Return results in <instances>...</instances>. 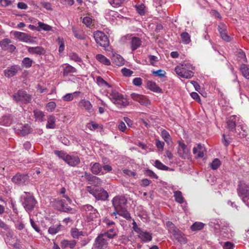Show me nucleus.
<instances>
[{
    "label": "nucleus",
    "instance_id": "nucleus-1",
    "mask_svg": "<svg viewBox=\"0 0 249 249\" xmlns=\"http://www.w3.org/2000/svg\"><path fill=\"white\" fill-rule=\"evenodd\" d=\"M80 209L88 222H95L96 224H100V215L96 209L90 204L82 205Z\"/></svg>",
    "mask_w": 249,
    "mask_h": 249
},
{
    "label": "nucleus",
    "instance_id": "nucleus-2",
    "mask_svg": "<svg viewBox=\"0 0 249 249\" xmlns=\"http://www.w3.org/2000/svg\"><path fill=\"white\" fill-rule=\"evenodd\" d=\"M112 203L114 210H121L122 216L126 219L130 218V214L127 210V199L123 196H117L113 198Z\"/></svg>",
    "mask_w": 249,
    "mask_h": 249
},
{
    "label": "nucleus",
    "instance_id": "nucleus-3",
    "mask_svg": "<svg viewBox=\"0 0 249 249\" xmlns=\"http://www.w3.org/2000/svg\"><path fill=\"white\" fill-rule=\"evenodd\" d=\"M108 94L109 98L117 107L122 108L128 105L129 103L127 99L115 90L112 89L110 92H108Z\"/></svg>",
    "mask_w": 249,
    "mask_h": 249
},
{
    "label": "nucleus",
    "instance_id": "nucleus-4",
    "mask_svg": "<svg viewBox=\"0 0 249 249\" xmlns=\"http://www.w3.org/2000/svg\"><path fill=\"white\" fill-rule=\"evenodd\" d=\"M24 194L21 196L22 204L26 211L31 212L34 210L37 201L29 193L24 192Z\"/></svg>",
    "mask_w": 249,
    "mask_h": 249
},
{
    "label": "nucleus",
    "instance_id": "nucleus-5",
    "mask_svg": "<svg viewBox=\"0 0 249 249\" xmlns=\"http://www.w3.org/2000/svg\"><path fill=\"white\" fill-rule=\"evenodd\" d=\"M88 191L97 200L105 201L109 196L108 193L103 188L89 186Z\"/></svg>",
    "mask_w": 249,
    "mask_h": 249
},
{
    "label": "nucleus",
    "instance_id": "nucleus-6",
    "mask_svg": "<svg viewBox=\"0 0 249 249\" xmlns=\"http://www.w3.org/2000/svg\"><path fill=\"white\" fill-rule=\"evenodd\" d=\"M12 98L16 102L25 104L31 103L32 99V96L22 89L15 92Z\"/></svg>",
    "mask_w": 249,
    "mask_h": 249
},
{
    "label": "nucleus",
    "instance_id": "nucleus-7",
    "mask_svg": "<svg viewBox=\"0 0 249 249\" xmlns=\"http://www.w3.org/2000/svg\"><path fill=\"white\" fill-rule=\"evenodd\" d=\"M110 239L103 233L99 234L95 239L93 246L95 249H106Z\"/></svg>",
    "mask_w": 249,
    "mask_h": 249
},
{
    "label": "nucleus",
    "instance_id": "nucleus-8",
    "mask_svg": "<svg viewBox=\"0 0 249 249\" xmlns=\"http://www.w3.org/2000/svg\"><path fill=\"white\" fill-rule=\"evenodd\" d=\"M94 37L96 42L100 46L105 48L108 46V38L104 32L99 31L94 32Z\"/></svg>",
    "mask_w": 249,
    "mask_h": 249
},
{
    "label": "nucleus",
    "instance_id": "nucleus-9",
    "mask_svg": "<svg viewBox=\"0 0 249 249\" xmlns=\"http://www.w3.org/2000/svg\"><path fill=\"white\" fill-rule=\"evenodd\" d=\"M52 205L57 210L68 212L71 208L65 204V201L59 198H53L51 202Z\"/></svg>",
    "mask_w": 249,
    "mask_h": 249
},
{
    "label": "nucleus",
    "instance_id": "nucleus-10",
    "mask_svg": "<svg viewBox=\"0 0 249 249\" xmlns=\"http://www.w3.org/2000/svg\"><path fill=\"white\" fill-rule=\"evenodd\" d=\"M19 121L17 115L7 114L3 115L0 119V124L6 126H8L13 124H15Z\"/></svg>",
    "mask_w": 249,
    "mask_h": 249
},
{
    "label": "nucleus",
    "instance_id": "nucleus-11",
    "mask_svg": "<svg viewBox=\"0 0 249 249\" xmlns=\"http://www.w3.org/2000/svg\"><path fill=\"white\" fill-rule=\"evenodd\" d=\"M176 73L179 76L190 79L194 76V72L191 70H189L181 65L177 66L175 69Z\"/></svg>",
    "mask_w": 249,
    "mask_h": 249
},
{
    "label": "nucleus",
    "instance_id": "nucleus-12",
    "mask_svg": "<svg viewBox=\"0 0 249 249\" xmlns=\"http://www.w3.org/2000/svg\"><path fill=\"white\" fill-rule=\"evenodd\" d=\"M13 182L19 185L27 184L29 182V177L26 174H17L12 178Z\"/></svg>",
    "mask_w": 249,
    "mask_h": 249
},
{
    "label": "nucleus",
    "instance_id": "nucleus-13",
    "mask_svg": "<svg viewBox=\"0 0 249 249\" xmlns=\"http://www.w3.org/2000/svg\"><path fill=\"white\" fill-rule=\"evenodd\" d=\"M14 129L18 134L24 136L30 133L31 128L28 124H18Z\"/></svg>",
    "mask_w": 249,
    "mask_h": 249
},
{
    "label": "nucleus",
    "instance_id": "nucleus-14",
    "mask_svg": "<svg viewBox=\"0 0 249 249\" xmlns=\"http://www.w3.org/2000/svg\"><path fill=\"white\" fill-rule=\"evenodd\" d=\"M237 193L238 196L242 197L249 196V185L240 181L238 184Z\"/></svg>",
    "mask_w": 249,
    "mask_h": 249
},
{
    "label": "nucleus",
    "instance_id": "nucleus-15",
    "mask_svg": "<svg viewBox=\"0 0 249 249\" xmlns=\"http://www.w3.org/2000/svg\"><path fill=\"white\" fill-rule=\"evenodd\" d=\"M14 36L19 40L26 43H32L34 41L33 37H31L29 35L25 33L15 31L14 33Z\"/></svg>",
    "mask_w": 249,
    "mask_h": 249
},
{
    "label": "nucleus",
    "instance_id": "nucleus-16",
    "mask_svg": "<svg viewBox=\"0 0 249 249\" xmlns=\"http://www.w3.org/2000/svg\"><path fill=\"white\" fill-rule=\"evenodd\" d=\"M217 29L221 38L227 42H229L231 40V38L228 35L227 26L225 24L223 23H220L218 26Z\"/></svg>",
    "mask_w": 249,
    "mask_h": 249
},
{
    "label": "nucleus",
    "instance_id": "nucleus-17",
    "mask_svg": "<svg viewBox=\"0 0 249 249\" xmlns=\"http://www.w3.org/2000/svg\"><path fill=\"white\" fill-rule=\"evenodd\" d=\"M19 70L20 68L19 66L13 65L4 71V75L6 77L10 78L15 76Z\"/></svg>",
    "mask_w": 249,
    "mask_h": 249
},
{
    "label": "nucleus",
    "instance_id": "nucleus-18",
    "mask_svg": "<svg viewBox=\"0 0 249 249\" xmlns=\"http://www.w3.org/2000/svg\"><path fill=\"white\" fill-rule=\"evenodd\" d=\"M178 153L181 158L185 159L189 158L190 151L184 143L180 142L179 143Z\"/></svg>",
    "mask_w": 249,
    "mask_h": 249
},
{
    "label": "nucleus",
    "instance_id": "nucleus-19",
    "mask_svg": "<svg viewBox=\"0 0 249 249\" xmlns=\"http://www.w3.org/2000/svg\"><path fill=\"white\" fill-rule=\"evenodd\" d=\"M142 41L141 38L133 36L130 38V45L132 51H134L138 48H140L142 45Z\"/></svg>",
    "mask_w": 249,
    "mask_h": 249
},
{
    "label": "nucleus",
    "instance_id": "nucleus-20",
    "mask_svg": "<svg viewBox=\"0 0 249 249\" xmlns=\"http://www.w3.org/2000/svg\"><path fill=\"white\" fill-rule=\"evenodd\" d=\"M237 119L238 118L235 115L231 116L228 118L227 126L230 131L233 132L235 130Z\"/></svg>",
    "mask_w": 249,
    "mask_h": 249
},
{
    "label": "nucleus",
    "instance_id": "nucleus-21",
    "mask_svg": "<svg viewBox=\"0 0 249 249\" xmlns=\"http://www.w3.org/2000/svg\"><path fill=\"white\" fill-rule=\"evenodd\" d=\"M65 162L71 166H76L80 162L79 158L77 156L69 155Z\"/></svg>",
    "mask_w": 249,
    "mask_h": 249
},
{
    "label": "nucleus",
    "instance_id": "nucleus-22",
    "mask_svg": "<svg viewBox=\"0 0 249 249\" xmlns=\"http://www.w3.org/2000/svg\"><path fill=\"white\" fill-rule=\"evenodd\" d=\"M62 67L63 68V75L64 76L71 75L74 73H76L77 71L75 68L69 64H64Z\"/></svg>",
    "mask_w": 249,
    "mask_h": 249
},
{
    "label": "nucleus",
    "instance_id": "nucleus-23",
    "mask_svg": "<svg viewBox=\"0 0 249 249\" xmlns=\"http://www.w3.org/2000/svg\"><path fill=\"white\" fill-rule=\"evenodd\" d=\"M79 106L80 107H84L89 113L92 111V105L89 100H81L79 103Z\"/></svg>",
    "mask_w": 249,
    "mask_h": 249
},
{
    "label": "nucleus",
    "instance_id": "nucleus-24",
    "mask_svg": "<svg viewBox=\"0 0 249 249\" xmlns=\"http://www.w3.org/2000/svg\"><path fill=\"white\" fill-rule=\"evenodd\" d=\"M139 238L142 242H149L152 239V235L149 232L147 231H143L140 235H138Z\"/></svg>",
    "mask_w": 249,
    "mask_h": 249
},
{
    "label": "nucleus",
    "instance_id": "nucleus-25",
    "mask_svg": "<svg viewBox=\"0 0 249 249\" xmlns=\"http://www.w3.org/2000/svg\"><path fill=\"white\" fill-rule=\"evenodd\" d=\"M76 244V242L74 240H63L60 243V246L62 249H65L66 248L73 249L75 246Z\"/></svg>",
    "mask_w": 249,
    "mask_h": 249
},
{
    "label": "nucleus",
    "instance_id": "nucleus-26",
    "mask_svg": "<svg viewBox=\"0 0 249 249\" xmlns=\"http://www.w3.org/2000/svg\"><path fill=\"white\" fill-rule=\"evenodd\" d=\"M34 116L36 121L40 122L45 121V114L44 113L39 109H35L33 111Z\"/></svg>",
    "mask_w": 249,
    "mask_h": 249
},
{
    "label": "nucleus",
    "instance_id": "nucleus-27",
    "mask_svg": "<svg viewBox=\"0 0 249 249\" xmlns=\"http://www.w3.org/2000/svg\"><path fill=\"white\" fill-rule=\"evenodd\" d=\"M27 50L29 53L32 54L42 55L45 53V50L44 48L39 46L36 47H29L28 48Z\"/></svg>",
    "mask_w": 249,
    "mask_h": 249
},
{
    "label": "nucleus",
    "instance_id": "nucleus-28",
    "mask_svg": "<svg viewBox=\"0 0 249 249\" xmlns=\"http://www.w3.org/2000/svg\"><path fill=\"white\" fill-rule=\"evenodd\" d=\"M204 148L200 144H198L197 147L193 148V152L194 154H197L198 158H202L204 156Z\"/></svg>",
    "mask_w": 249,
    "mask_h": 249
},
{
    "label": "nucleus",
    "instance_id": "nucleus-29",
    "mask_svg": "<svg viewBox=\"0 0 249 249\" xmlns=\"http://www.w3.org/2000/svg\"><path fill=\"white\" fill-rule=\"evenodd\" d=\"M174 237L181 244H185L187 242V239L184 234L179 230L173 234Z\"/></svg>",
    "mask_w": 249,
    "mask_h": 249
},
{
    "label": "nucleus",
    "instance_id": "nucleus-30",
    "mask_svg": "<svg viewBox=\"0 0 249 249\" xmlns=\"http://www.w3.org/2000/svg\"><path fill=\"white\" fill-rule=\"evenodd\" d=\"M90 166L91 172L94 175H98L102 171V167L98 162H91L90 164Z\"/></svg>",
    "mask_w": 249,
    "mask_h": 249
},
{
    "label": "nucleus",
    "instance_id": "nucleus-31",
    "mask_svg": "<svg viewBox=\"0 0 249 249\" xmlns=\"http://www.w3.org/2000/svg\"><path fill=\"white\" fill-rule=\"evenodd\" d=\"M82 177L85 178L87 180L89 181L97 182L99 184L102 182L101 180L99 178L93 176L87 172H85L84 175L82 176Z\"/></svg>",
    "mask_w": 249,
    "mask_h": 249
},
{
    "label": "nucleus",
    "instance_id": "nucleus-32",
    "mask_svg": "<svg viewBox=\"0 0 249 249\" xmlns=\"http://www.w3.org/2000/svg\"><path fill=\"white\" fill-rule=\"evenodd\" d=\"M56 119L53 115H49L47 117L46 128L48 129H54L55 127Z\"/></svg>",
    "mask_w": 249,
    "mask_h": 249
},
{
    "label": "nucleus",
    "instance_id": "nucleus-33",
    "mask_svg": "<svg viewBox=\"0 0 249 249\" xmlns=\"http://www.w3.org/2000/svg\"><path fill=\"white\" fill-rule=\"evenodd\" d=\"M111 60L117 66H121L124 64L123 58L118 54H113Z\"/></svg>",
    "mask_w": 249,
    "mask_h": 249
},
{
    "label": "nucleus",
    "instance_id": "nucleus-34",
    "mask_svg": "<svg viewBox=\"0 0 249 249\" xmlns=\"http://www.w3.org/2000/svg\"><path fill=\"white\" fill-rule=\"evenodd\" d=\"M147 86L149 89L153 92L156 93L162 92V89L155 82H149Z\"/></svg>",
    "mask_w": 249,
    "mask_h": 249
},
{
    "label": "nucleus",
    "instance_id": "nucleus-35",
    "mask_svg": "<svg viewBox=\"0 0 249 249\" xmlns=\"http://www.w3.org/2000/svg\"><path fill=\"white\" fill-rule=\"evenodd\" d=\"M240 70L243 75L248 79H249V65L242 64L240 67Z\"/></svg>",
    "mask_w": 249,
    "mask_h": 249
},
{
    "label": "nucleus",
    "instance_id": "nucleus-36",
    "mask_svg": "<svg viewBox=\"0 0 249 249\" xmlns=\"http://www.w3.org/2000/svg\"><path fill=\"white\" fill-rule=\"evenodd\" d=\"M37 24L38 25V29H37V31H41L42 30L45 31H50L52 30V27L50 26L49 25H48L40 21L38 22Z\"/></svg>",
    "mask_w": 249,
    "mask_h": 249
},
{
    "label": "nucleus",
    "instance_id": "nucleus-37",
    "mask_svg": "<svg viewBox=\"0 0 249 249\" xmlns=\"http://www.w3.org/2000/svg\"><path fill=\"white\" fill-rule=\"evenodd\" d=\"M62 227V226L60 224L53 225L49 228L48 232L51 234H55L60 230Z\"/></svg>",
    "mask_w": 249,
    "mask_h": 249
},
{
    "label": "nucleus",
    "instance_id": "nucleus-38",
    "mask_svg": "<svg viewBox=\"0 0 249 249\" xmlns=\"http://www.w3.org/2000/svg\"><path fill=\"white\" fill-rule=\"evenodd\" d=\"M96 58L100 62L103 63L104 65L107 66L110 65V62L109 60L102 54H98L96 55Z\"/></svg>",
    "mask_w": 249,
    "mask_h": 249
},
{
    "label": "nucleus",
    "instance_id": "nucleus-39",
    "mask_svg": "<svg viewBox=\"0 0 249 249\" xmlns=\"http://www.w3.org/2000/svg\"><path fill=\"white\" fill-rule=\"evenodd\" d=\"M180 37L182 42L185 44H188L191 41V36L187 32H184L182 33L180 35Z\"/></svg>",
    "mask_w": 249,
    "mask_h": 249
},
{
    "label": "nucleus",
    "instance_id": "nucleus-40",
    "mask_svg": "<svg viewBox=\"0 0 249 249\" xmlns=\"http://www.w3.org/2000/svg\"><path fill=\"white\" fill-rule=\"evenodd\" d=\"M166 225L168 231L172 233V235L179 230L172 222L167 221L166 223Z\"/></svg>",
    "mask_w": 249,
    "mask_h": 249
},
{
    "label": "nucleus",
    "instance_id": "nucleus-41",
    "mask_svg": "<svg viewBox=\"0 0 249 249\" xmlns=\"http://www.w3.org/2000/svg\"><path fill=\"white\" fill-rule=\"evenodd\" d=\"M11 41L9 38H5L0 41V47L3 51H7Z\"/></svg>",
    "mask_w": 249,
    "mask_h": 249
},
{
    "label": "nucleus",
    "instance_id": "nucleus-42",
    "mask_svg": "<svg viewBox=\"0 0 249 249\" xmlns=\"http://www.w3.org/2000/svg\"><path fill=\"white\" fill-rule=\"evenodd\" d=\"M72 32L74 36L77 39L81 40H84L86 39V36L83 33L82 31L77 30L73 28Z\"/></svg>",
    "mask_w": 249,
    "mask_h": 249
},
{
    "label": "nucleus",
    "instance_id": "nucleus-43",
    "mask_svg": "<svg viewBox=\"0 0 249 249\" xmlns=\"http://www.w3.org/2000/svg\"><path fill=\"white\" fill-rule=\"evenodd\" d=\"M54 153L55 155L58 157L59 159L63 160L65 161H66L67 157L69 155L68 154H67L66 152L62 150H54Z\"/></svg>",
    "mask_w": 249,
    "mask_h": 249
},
{
    "label": "nucleus",
    "instance_id": "nucleus-44",
    "mask_svg": "<svg viewBox=\"0 0 249 249\" xmlns=\"http://www.w3.org/2000/svg\"><path fill=\"white\" fill-rule=\"evenodd\" d=\"M204 226V224L202 222H196L191 227V229L193 231H196L202 230Z\"/></svg>",
    "mask_w": 249,
    "mask_h": 249
},
{
    "label": "nucleus",
    "instance_id": "nucleus-45",
    "mask_svg": "<svg viewBox=\"0 0 249 249\" xmlns=\"http://www.w3.org/2000/svg\"><path fill=\"white\" fill-rule=\"evenodd\" d=\"M33 61L29 57H25L22 61V65L23 67L28 69L33 64Z\"/></svg>",
    "mask_w": 249,
    "mask_h": 249
},
{
    "label": "nucleus",
    "instance_id": "nucleus-46",
    "mask_svg": "<svg viewBox=\"0 0 249 249\" xmlns=\"http://www.w3.org/2000/svg\"><path fill=\"white\" fill-rule=\"evenodd\" d=\"M174 197L176 201L177 202L182 204L184 202V198L182 196V193L180 191H177L174 192Z\"/></svg>",
    "mask_w": 249,
    "mask_h": 249
},
{
    "label": "nucleus",
    "instance_id": "nucleus-47",
    "mask_svg": "<svg viewBox=\"0 0 249 249\" xmlns=\"http://www.w3.org/2000/svg\"><path fill=\"white\" fill-rule=\"evenodd\" d=\"M103 233L105 234L109 239L114 238L117 235L116 231H115V230L113 228L109 229Z\"/></svg>",
    "mask_w": 249,
    "mask_h": 249
},
{
    "label": "nucleus",
    "instance_id": "nucleus-48",
    "mask_svg": "<svg viewBox=\"0 0 249 249\" xmlns=\"http://www.w3.org/2000/svg\"><path fill=\"white\" fill-rule=\"evenodd\" d=\"M154 166L159 169L167 171L169 167L164 165L159 160H156L154 162Z\"/></svg>",
    "mask_w": 249,
    "mask_h": 249
},
{
    "label": "nucleus",
    "instance_id": "nucleus-49",
    "mask_svg": "<svg viewBox=\"0 0 249 249\" xmlns=\"http://www.w3.org/2000/svg\"><path fill=\"white\" fill-rule=\"evenodd\" d=\"M161 136L162 139L167 142L169 143L171 141V137L169 133L165 130H163L161 132Z\"/></svg>",
    "mask_w": 249,
    "mask_h": 249
},
{
    "label": "nucleus",
    "instance_id": "nucleus-50",
    "mask_svg": "<svg viewBox=\"0 0 249 249\" xmlns=\"http://www.w3.org/2000/svg\"><path fill=\"white\" fill-rule=\"evenodd\" d=\"M220 165V160L218 159H215L211 163V167L213 170H216Z\"/></svg>",
    "mask_w": 249,
    "mask_h": 249
},
{
    "label": "nucleus",
    "instance_id": "nucleus-51",
    "mask_svg": "<svg viewBox=\"0 0 249 249\" xmlns=\"http://www.w3.org/2000/svg\"><path fill=\"white\" fill-rule=\"evenodd\" d=\"M109 3L113 7H117L121 6L125 0H108Z\"/></svg>",
    "mask_w": 249,
    "mask_h": 249
},
{
    "label": "nucleus",
    "instance_id": "nucleus-52",
    "mask_svg": "<svg viewBox=\"0 0 249 249\" xmlns=\"http://www.w3.org/2000/svg\"><path fill=\"white\" fill-rule=\"evenodd\" d=\"M137 12L140 15H144L145 14V6L143 4L136 5L135 6Z\"/></svg>",
    "mask_w": 249,
    "mask_h": 249
},
{
    "label": "nucleus",
    "instance_id": "nucleus-53",
    "mask_svg": "<svg viewBox=\"0 0 249 249\" xmlns=\"http://www.w3.org/2000/svg\"><path fill=\"white\" fill-rule=\"evenodd\" d=\"M152 73L154 75L160 78L165 77L166 74L165 71L162 70H159L156 71H153Z\"/></svg>",
    "mask_w": 249,
    "mask_h": 249
},
{
    "label": "nucleus",
    "instance_id": "nucleus-54",
    "mask_svg": "<svg viewBox=\"0 0 249 249\" xmlns=\"http://www.w3.org/2000/svg\"><path fill=\"white\" fill-rule=\"evenodd\" d=\"M14 0H0V7H6L11 5Z\"/></svg>",
    "mask_w": 249,
    "mask_h": 249
},
{
    "label": "nucleus",
    "instance_id": "nucleus-55",
    "mask_svg": "<svg viewBox=\"0 0 249 249\" xmlns=\"http://www.w3.org/2000/svg\"><path fill=\"white\" fill-rule=\"evenodd\" d=\"M97 83L99 86L105 85L108 87H110V85L106 81H105L101 77L98 76L96 78Z\"/></svg>",
    "mask_w": 249,
    "mask_h": 249
},
{
    "label": "nucleus",
    "instance_id": "nucleus-56",
    "mask_svg": "<svg viewBox=\"0 0 249 249\" xmlns=\"http://www.w3.org/2000/svg\"><path fill=\"white\" fill-rule=\"evenodd\" d=\"M46 107L48 111L53 112L56 107V104L53 101L50 102L46 105Z\"/></svg>",
    "mask_w": 249,
    "mask_h": 249
},
{
    "label": "nucleus",
    "instance_id": "nucleus-57",
    "mask_svg": "<svg viewBox=\"0 0 249 249\" xmlns=\"http://www.w3.org/2000/svg\"><path fill=\"white\" fill-rule=\"evenodd\" d=\"M144 174L148 177L152 178L157 179L158 178V176L152 170L150 169H147L145 170Z\"/></svg>",
    "mask_w": 249,
    "mask_h": 249
},
{
    "label": "nucleus",
    "instance_id": "nucleus-58",
    "mask_svg": "<svg viewBox=\"0 0 249 249\" xmlns=\"http://www.w3.org/2000/svg\"><path fill=\"white\" fill-rule=\"evenodd\" d=\"M141 105L148 106L150 104V101L145 96H142L139 102Z\"/></svg>",
    "mask_w": 249,
    "mask_h": 249
},
{
    "label": "nucleus",
    "instance_id": "nucleus-59",
    "mask_svg": "<svg viewBox=\"0 0 249 249\" xmlns=\"http://www.w3.org/2000/svg\"><path fill=\"white\" fill-rule=\"evenodd\" d=\"M87 127L90 130H94L99 127V124L94 122H91L87 124Z\"/></svg>",
    "mask_w": 249,
    "mask_h": 249
},
{
    "label": "nucleus",
    "instance_id": "nucleus-60",
    "mask_svg": "<svg viewBox=\"0 0 249 249\" xmlns=\"http://www.w3.org/2000/svg\"><path fill=\"white\" fill-rule=\"evenodd\" d=\"M82 235V232L79 231L77 229H73L71 230V235L73 238H78L79 236Z\"/></svg>",
    "mask_w": 249,
    "mask_h": 249
},
{
    "label": "nucleus",
    "instance_id": "nucleus-61",
    "mask_svg": "<svg viewBox=\"0 0 249 249\" xmlns=\"http://www.w3.org/2000/svg\"><path fill=\"white\" fill-rule=\"evenodd\" d=\"M121 71L124 76L127 77L131 76L133 73L132 71L125 68L122 69Z\"/></svg>",
    "mask_w": 249,
    "mask_h": 249
},
{
    "label": "nucleus",
    "instance_id": "nucleus-62",
    "mask_svg": "<svg viewBox=\"0 0 249 249\" xmlns=\"http://www.w3.org/2000/svg\"><path fill=\"white\" fill-rule=\"evenodd\" d=\"M69 57L71 60L75 62H81V59L76 53H71L69 55Z\"/></svg>",
    "mask_w": 249,
    "mask_h": 249
},
{
    "label": "nucleus",
    "instance_id": "nucleus-63",
    "mask_svg": "<svg viewBox=\"0 0 249 249\" xmlns=\"http://www.w3.org/2000/svg\"><path fill=\"white\" fill-rule=\"evenodd\" d=\"M155 141H156L155 144H156L157 147L158 148V149L160 151H162L163 149L164 146V142L160 141L158 139H156L155 140Z\"/></svg>",
    "mask_w": 249,
    "mask_h": 249
},
{
    "label": "nucleus",
    "instance_id": "nucleus-64",
    "mask_svg": "<svg viewBox=\"0 0 249 249\" xmlns=\"http://www.w3.org/2000/svg\"><path fill=\"white\" fill-rule=\"evenodd\" d=\"M142 95L138 94L136 93H132L130 94V97L133 100L135 101L139 102L141 100V98H142Z\"/></svg>",
    "mask_w": 249,
    "mask_h": 249
}]
</instances>
